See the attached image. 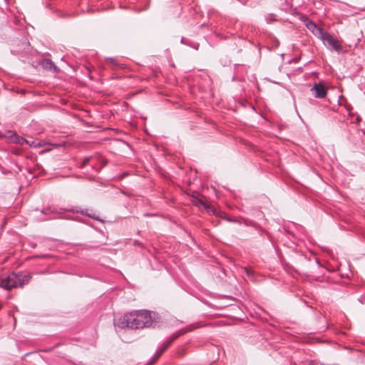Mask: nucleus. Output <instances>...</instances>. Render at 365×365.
<instances>
[{"instance_id":"nucleus-1","label":"nucleus","mask_w":365,"mask_h":365,"mask_svg":"<svg viewBox=\"0 0 365 365\" xmlns=\"http://www.w3.org/2000/svg\"><path fill=\"white\" fill-rule=\"evenodd\" d=\"M115 326L120 328L142 329L153 325L151 314L146 310L134 311L124 314L114 322Z\"/></svg>"},{"instance_id":"nucleus-2","label":"nucleus","mask_w":365,"mask_h":365,"mask_svg":"<svg viewBox=\"0 0 365 365\" xmlns=\"http://www.w3.org/2000/svg\"><path fill=\"white\" fill-rule=\"evenodd\" d=\"M30 279L26 274L21 272L11 273L0 281V287L5 289H11L17 287H21L26 284Z\"/></svg>"},{"instance_id":"nucleus-3","label":"nucleus","mask_w":365,"mask_h":365,"mask_svg":"<svg viewBox=\"0 0 365 365\" xmlns=\"http://www.w3.org/2000/svg\"><path fill=\"white\" fill-rule=\"evenodd\" d=\"M319 39L322 41L323 43L329 49L334 50L337 52H340L342 50V46L339 41L327 31L324 32Z\"/></svg>"},{"instance_id":"nucleus-4","label":"nucleus","mask_w":365,"mask_h":365,"mask_svg":"<svg viewBox=\"0 0 365 365\" xmlns=\"http://www.w3.org/2000/svg\"><path fill=\"white\" fill-rule=\"evenodd\" d=\"M306 27L318 38H320L324 34V31L321 27H319L313 21L307 19L305 21Z\"/></svg>"},{"instance_id":"nucleus-5","label":"nucleus","mask_w":365,"mask_h":365,"mask_svg":"<svg viewBox=\"0 0 365 365\" xmlns=\"http://www.w3.org/2000/svg\"><path fill=\"white\" fill-rule=\"evenodd\" d=\"M311 91L313 92L315 98H323L327 96V89L321 83L314 84Z\"/></svg>"},{"instance_id":"nucleus-6","label":"nucleus","mask_w":365,"mask_h":365,"mask_svg":"<svg viewBox=\"0 0 365 365\" xmlns=\"http://www.w3.org/2000/svg\"><path fill=\"white\" fill-rule=\"evenodd\" d=\"M39 64L46 70L53 72L58 71V68L51 59H43L40 61Z\"/></svg>"},{"instance_id":"nucleus-7","label":"nucleus","mask_w":365,"mask_h":365,"mask_svg":"<svg viewBox=\"0 0 365 365\" xmlns=\"http://www.w3.org/2000/svg\"><path fill=\"white\" fill-rule=\"evenodd\" d=\"M63 211L65 212L66 210L61 209V212H59V213L62 214ZM69 211L71 212H80V213H81L83 215H86V216H88V217H89L91 218H93V219H95V220H101L98 217L95 215V214H93L92 212H88V210L84 211L83 210H79L77 207H75V208L71 209Z\"/></svg>"},{"instance_id":"nucleus-8","label":"nucleus","mask_w":365,"mask_h":365,"mask_svg":"<svg viewBox=\"0 0 365 365\" xmlns=\"http://www.w3.org/2000/svg\"><path fill=\"white\" fill-rule=\"evenodd\" d=\"M174 339L175 337L169 339L168 341H165L163 344L162 348L156 351L155 355V359H158L163 354V352L165 351L170 346V345L173 343Z\"/></svg>"},{"instance_id":"nucleus-9","label":"nucleus","mask_w":365,"mask_h":365,"mask_svg":"<svg viewBox=\"0 0 365 365\" xmlns=\"http://www.w3.org/2000/svg\"><path fill=\"white\" fill-rule=\"evenodd\" d=\"M14 142L15 143L19 144V145H24L26 143H29V140L25 139L24 138L19 135H14Z\"/></svg>"},{"instance_id":"nucleus-10","label":"nucleus","mask_w":365,"mask_h":365,"mask_svg":"<svg viewBox=\"0 0 365 365\" xmlns=\"http://www.w3.org/2000/svg\"><path fill=\"white\" fill-rule=\"evenodd\" d=\"M91 160V158L88 157V158H85L81 165V167H83L85 166L86 165H87L88 163V162L90 161Z\"/></svg>"},{"instance_id":"nucleus-11","label":"nucleus","mask_w":365,"mask_h":365,"mask_svg":"<svg viewBox=\"0 0 365 365\" xmlns=\"http://www.w3.org/2000/svg\"><path fill=\"white\" fill-rule=\"evenodd\" d=\"M267 21H274L275 19H274V14H269L268 17L267 18Z\"/></svg>"},{"instance_id":"nucleus-12","label":"nucleus","mask_w":365,"mask_h":365,"mask_svg":"<svg viewBox=\"0 0 365 365\" xmlns=\"http://www.w3.org/2000/svg\"><path fill=\"white\" fill-rule=\"evenodd\" d=\"M27 145H29V147H31V148H36V142L35 141H29V143H26Z\"/></svg>"},{"instance_id":"nucleus-13","label":"nucleus","mask_w":365,"mask_h":365,"mask_svg":"<svg viewBox=\"0 0 365 365\" xmlns=\"http://www.w3.org/2000/svg\"><path fill=\"white\" fill-rule=\"evenodd\" d=\"M63 218H66V219H71V220H76V221H78V222H82L81 219L80 217H76V218H70L68 217H62Z\"/></svg>"},{"instance_id":"nucleus-14","label":"nucleus","mask_w":365,"mask_h":365,"mask_svg":"<svg viewBox=\"0 0 365 365\" xmlns=\"http://www.w3.org/2000/svg\"><path fill=\"white\" fill-rule=\"evenodd\" d=\"M36 148H40L43 145L41 143H36Z\"/></svg>"},{"instance_id":"nucleus-15","label":"nucleus","mask_w":365,"mask_h":365,"mask_svg":"<svg viewBox=\"0 0 365 365\" xmlns=\"http://www.w3.org/2000/svg\"><path fill=\"white\" fill-rule=\"evenodd\" d=\"M48 211H49V212H51V211L50 210V209H48H48H46V210H43L42 212H43V213H47Z\"/></svg>"}]
</instances>
